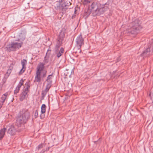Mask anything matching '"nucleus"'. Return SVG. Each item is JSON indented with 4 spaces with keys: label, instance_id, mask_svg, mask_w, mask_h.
<instances>
[{
    "label": "nucleus",
    "instance_id": "obj_1",
    "mask_svg": "<svg viewBox=\"0 0 153 153\" xmlns=\"http://www.w3.org/2000/svg\"><path fill=\"white\" fill-rule=\"evenodd\" d=\"M30 117V112L27 109H23L22 114L16 117L15 125L21 127L22 125L27 123Z\"/></svg>",
    "mask_w": 153,
    "mask_h": 153
},
{
    "label": "nucleus",
    "instance_id": "obj_2",
    "mask_svg": "<svg viewBox=\"0 0 153 153\" xmlns=\"http://www.w3.org/2000/svg\"><path fill=\"white\" fill-rule=\"evenodd\" d=\"M140 24V21L139 19L135 20L131 23L132 27L128 30L127 33L129 34H137L142 28Z\"/></svg>",
    "mask_w": 153,
    "mask_h": 153
},
{
    "label": "nucleus",
    "instance_id": "obj_3",
    "mask_svg": "<svg viewBox=\"0 0 153 153\" xmlns=\"http://www.w3.org/2000/svg\"><path fill=\"white\" fill-rule=\"evenodd\" d=\"M23 45V42L18 43L17 42H11L8 44L6 47L7 50L9 52L15 51L16 50L19 49Z\"/></svg>",
    "mask_w": 153,
    "mask_h": 153
},
{
    "label": "nucleus",
    "instance_id": "obj_4",
    "mask_svg": "<svg viewBox=\"0 0 153 153\" xmlns=\"http://www.w3.org/2000/svg\"><path fill=\"white\" fill-rule=\"evenodd\" d=\"M26 87L20 94L19 100L21 101H23L24 99L26 98L28 96L27 93L30 91V84L29 82H27L25 84Z\"/></svg>",
    "mask_w": 153,
    "mask_h": 153
},
{
    "label": "nucleus",
    "instance_id": "obj_5",
    "mask_svg": "<svg viewBox=\"0 0 153 153\" xmlns=\"http://www.w3.org/2000/svg\"><path fill=\"white\" fill-rule=\"evenodd\" d=\"M71 4V3L70 1H67L62 4H56V6L55 7V8L57 10L64 11L68 9L69 6Z\"/></svg>",
    "mask_w": 153,
    "mask_h": 153
},
{
    "label": "nucleus",
    "instance_id": "obj_6",
    "mask_svg": "<svg viewBox=\"0 0 153 153\" xmlns=\"http://www.w3.org/2000/svg\"><path fill=\"white\" fill-rule=\"evenodd\" d=\"M19 128V127L16 125L15 123L13 124L8 129L7 133L11 135H14L16 131H21Z\"/></svg>",
    "mask_w": 153,
    "mask_h": 153
},
{
    "label": "nucleus",
    "instance_id": "obj_7",
    "mask_svg": "<svg viewBox=\"0 0 153 153\" xmlns=\"http://www.w3.org/2000/svg\"><path fill=\"white\" fill-rule=\"evenodd\" d=\"M108 9V6H105V5H101L100 4L98 8L96 13V16H99L101 14H103L104 12L106 11Z\"/></svg>",
    "mask_w": 153,
    "mask_h": 153
},
{
    "label": "nucleus",
    "instance_id": "obj_8",
    "mask_svg": "<svg viewBox=\"0 0 153 153\" xmlns=\"http://www.w3.org/2000/svg\"><path fill=\"white\" fill-rule=\"evenodd\" d=\"M84 39L82 37V34L81 33L76 38V46L78 47V49L79 52H81V51L80 50L82 46L84 44Z\"/></svg>",
    "mask_w": 153,
    "mask_h": 153
},
{
    "label": "nucleus",
    "instance_id": "obj_9",
    "mask_svg": "<svg viewBox=\"0 0 153 153\" xmlns=\"http://www.w3.org/2000/svg\"><path fill=\"white\" fill-rule=\"evenodd\" d=\"M100 5V4L96 2H93L91 4L90 10L93 16H95L96 13L97 12Z\"/></svg>",
    "mask_w": 153,
    "mask_h": 153
},
{
    "label": "nucleus",
    "instance_id": "obj_10",
    "mask_svg": "<svg viewBox=\"0 0 153 153\" xmlns=\"http://www.w3.org/2000/svg\"><path fill=\"white\" fill-rule=\"evenodd\" d=\"M27 63V61L26 60L23 59L21 60V64L22 67L20 71L19 72V75L22 74L25 71L26 68V65Z\"/></svg>",
    "mask_w": 153,
    "mask_h": 153
},
{
    "label": "nucleus",
    "instance_id": "obj_11",
    "mask_svg": "<svg viewBox=\"0 0 153 153\" xmlns=\"http://www.w3.org/2000/svg\"><path fill=\"white\" fill-rule=\"evenodd\" d=\"M45 64L42 62L39 63L37 65L36 72L41 73L42 71L44 68Z\"/></svg>",
    "mask_w": 153,
    "mask_h": 153
},
{
    "label": "nucleus",
    "instance_id": "obj_12",
    "mask_svg": "<svg viewBox=\"0 0 153 153\" xmlns=\"http://www.w3.org/2000/svg\"><path fill=\"white\" fill-rule=\"evenodd\" d=\"M24 82V80L23 79H21L20 81L19 84L16 87L15 90H14V93L15 94H16L17 93H18L20 89V88H21V86L23 84Z\"/></svg>",
    "mask_w": 153,
    "mask_h": 153
},
{
    "label": "nucleus",
    "instance_id": "obj_13",
    "mask_svg": "<svg viewBox=\"0 0 153 153\" xmlns=\"http://www.w3.org/2000/svg\"><path fill=\"white\" fill-rule=\"evenodd\" d=\"M62 41L61 40L58 39L54 48L55 53L58 51L59 48L62 45Z\"/></svg>",
    "mask_w": 153,
    "mask_h": 153
},
{
    "label": "nucleus",
    "instance_id": "obj_14",
    "mask_svg": "<svg viewBox=\"0 0 153 153\" xmlns=\"http://www.w3.org/2000/svg\"><path fill=\"white\" fill-rule=\"evenodd\" d=\"M41 73L36 72L35 78V82H39L41 81Z\"/></svg>",
    "mask_w": 153,
    "mask_h": 153
},
{
    "label": "nucleus",
    "instance_id": "obj_15",
    "mask_svg": "<svg viewBox=\"0 0 153 153\" xmlns=\"http://www.w3.org/2000/svg\"><path fill=\"white\" fill-rule=\"evenodd\" d=\"M7 130L6 128H4L0 130V140L2 139L4 137L6 131Z\"/></svg>",
    "mask_w": 153,
    "mask_h": 153
},
{
    "label": "nucleus",
    "instance_id": "obj_16",
    "mask_svg": "<svg viewBox=\"0 0 153 153\" xmlns=\"http://www.w3.org/2000/svg\"><path fill=\"white\" fill-rule=\"evenodd\" d=\"M150 48H148L143 52V53L141 54V55L144 56H147L150 55Z\"/></svg>",
    "mask_w": 153,
    "mask_h": 153
},
{
    "label": "nucleus",
    "instance_id": "obj_17",
    "mask_svg": "<svg viewBox=\"0 0 153 153\" xmlns=\"http://www.w3.org/2000/svg\"><path fill=\"white\" fill-rule=\"evenodd\" d=\"M64 52V49L63 48H61L59 51V52H56L55 53L57 54V56L58 58H59L63 54Z\"/></svg>",
    "mask_w": 153,
    "mask_h": 153
},
{
    "label": "nucleus",
    "instance_id": "obj_18",
    "mask_svg": "<svg viewBox=\"0 0 153 153\" xmlns=\"http://www.w3.org/2000/svg\"><path fill=\"white\" fill-rule=\"evenodd\" d=\"M8 95V93L6 92L3 94L1 98V100L0 102L2 103H4V102L5 100H6L7 96Z\"/></svg>",
    "mask_w": 153,
    "mask_h": 153
},
{
    "label": "nucleus",
    "instance_id": "obj_19",
    "mask_svg": "<svg viewBox=\"0 0 153 153\" xmlns=\"http://www.w3.org/2000/svg\"><path fill=\"white\" fill-rule=\"evenodd\" d=\"M65 33L64 31L62 30L60 32L59 35V36L58 39L62 41L63 40V38L65 36Z\"/></svg>",
    "mask_w": 153,
    "mask_h": 153
},
{
    "label": "nucleus",
    "instance_id": "obj_20",
    "mask_svg": "<svg viewBox=\"0 0 153 153\" xmlns=\"http://www.w3.org/2000/svg\"><path fill=\"white\" fill-rule=\"evenodd\" d=\"M53 77V74L51 75H49L48 76L46 80V81L48 82V83H50L51 84L52 83V81L51 79Z\"/></svg>",
    "mask_w": 153,
    "mask_h": 153
},
{
    "label": "nucleus",
    "instance_id": "obj_21",
    "mask_svg": "<svg viewBox=\"0 0 153 153\" xmlns=\"http://www.w3.org/2000/svg\"><path fill=\"white\" fill-rule=\"evenodd\" d=\"M46 106L45 104H43L41 107V113L44 114L45 112Z\"/></svg>",
    "mask_w": 153,
    "mask_h": 153
},
{
    "label": "nucleus",
    "instance_id": "obj_22",
    "mask_svg": "<svg viewBox=\"0 0 153 153\" xmlns=\"http://www.w3.org/2000/svg\"><path fill=\"white\" fill-rule=\"evenodd\" d=\"M91 0H81L82 3L84 5H86L89 3Z\"/></svg>",
    "mask_w": 153,
    "mask_h": 153
},
{
    "label": "nucleus",
    "instance_id": "obj_23",
    "mask_svg": "<svg viewBox=\"0 0 153 153\" xmlns=\"http://www.w3.org/2000/svg\"><path fill=\"white\" fill-rule=\"evenodd\" d=\"M51 84L50 83H47L46 86V88L44 90L48 92L51 87Z\"/></svg>",
    "mask_w": 153,
    "mask_h": 153
},
{
    "label": "nucleus",
    "instance_id": "obj_24",
    "mask_svg": "<svg viewBox=\"0 0 153 153\" xmlns=\"http://www.w3.org/2000/svg\"><path fill=\"white\" fill-rule=\"evenodd\" d=\"M44 146V145L43 143H41L39 144L37 147L36 149L39 150L43 148Z\"/></svg>",
    "mask_w": 153,
    "mask_h": 153
},
{
    "label": "nucleus",
    "instance_id": "obj_25",
    "mask_svg": "<svg viewBox=\"0 0 153 153\" xmlns=\"http://www.w3.org/2000/svg\"><path fill=\"white\" fill-rule=\"evenodd\" d=\"M91 13V10L90 9H88L86 12H85V15L87 17Z\"/></svg>",
    "mask_w": 153,
    "mask_h": 153
},
{
    "label": "nucleus",
    "instance_id": "obj_26",
    "mask_svg": "<svg viewBox=\"0 0 153 153\" xmlns=\"http://www.w3.org/2000/svg\"><path fill=\"white\" fill-rule=\"evenodd\" d=\"M34 115L35 118H36L38 117V114L37 110H36L35 111Z\"/></svg>",
    "mask_w": 153,
    "mask_h": 153
},
{
    "label": "nucleus",
    "instance_id": "obj_27",
    "mask_svg": "<svg viewBox=\"0 0 153 153\" xmlns=\"http://www.w3.org/2000/svg\"><path fill=\"white\" fill-rule=\"evenodd\" d=\"M47 92L45 90L43 91L42 92V94L43 97H45L46 94Z\"/></svg>",
    "mask_w": 153,
    "mask_h": 153
},
{
    "label": "nucleus",
    "instance_id": "obj_28",
    "mask_svg": "<svg viewBox=\"0 0 153 153\" xmlns=\"http://www.w3.org/2000/svg\"><path fill=\"white\" fill-rule=\"evenodd\" d=\"M47 73V71H46L44 72H43V74L42 75V77L44 78L46 77Z\"/></svg>",
    "mask_w": 153,
    "mask_h": 153
},
{
    "label": "nucleus",
    "instance_id": "obj_29",
    "mask_svg": "<svg viewBox=\"0 0 153 153\" xmlns=\"http://www.w3.org/2000/svg\"><path fill=\"white\" fill-rule=\"evenodd\" d=\"M11 72V69H8L7 70V74H10Z\"/></svg>",
    "mask_w": 153,
    "mask_h": 153
},
{
    "label": "nucleus",
    "instance_id": "obj_30",
    "mask_svg": "<svg viewBox=\"0 0 153 153\" xmlns=\"http://www.w3.org/2000/svg\"><path fill=\"white\" fill-rule=\"evenodd\" d=\"M46 151V150L45 149H43L41 152L40 153H44Z\"/></svg>",
    "mask_w": 153,
    "mask_h": 153
},
{
    "label": "nucleus",
    "instance_id": "obj_31",
    "mask_svg": "<svg viewBox=\"0 0 153 153\" xmlns=\"http://www.w3.org/2000/svg\"><path fill=\"white\" fill-rule=\"evenodd\" d=\"M40 118L41 119H42L44 118V116H42V114L40 115Z\"/></svg>",
    "mask_w": 153,
    "mask_h": 153
},
{
    "label": "nucleus",
    "instance_id": "obj_32",
    "mask_svg": "<svg viewBox=\"0 0 153 153\" xmlns=\"http://www.w3.org/2000/svg\"><path fill=\"white\" fill-rule=\"evenodd\" d=\"M3 103H2L1 102L0 103V109L2 107V105H3Z\"/></svg>",
    "mask_w": 153,
    "mask_h": 153
},
{
    "label": "nucleus",
    "instance_id": "obj_33",
    "mask_svg": "<svg viewBox=\"0 0 153 153\" xmlns=\"http://www.w3.org/2000/svg\"><path fill=\"white\" fill-rule=\"evenodd\" d=\"M13 69V67L12 66H10L9 67V69H11V71Z\"/></svg>",
    "mask_w": 153,
    "mask_h": 153
},
{
    "label": "nucleus",
    "instance_id": "obj_34",
    "mask_svg": "<svg viewBox=\"0 0 153 153\" xmlns=\"http://www.w3.org/2000/svg\"><path fill=\"white\" fill-rule=\"evenodd\" d=\"M50 149V147H48V148H46L45 149L46 150V151H48Z\"/></svg>",
    "mask_w": 153,
    "mask_h": 153
},
{
    "label": "nucleus",
    "instance_id": "obj_35",
    "mask_svg": "<svg viewBox=\"0 0 153 153\" xmlns=\"http://www.w3.org/2000/svg\"><path fill=\"white\" fill-rule=\"evenodd\" d=\"M50 149V147H48V148H46L45 149L46 150V151H48Z\"/></svg>",
    "mask_w": 153,
    "mask_h": 153
},
{
    "label": "nucleus",
    "instance_id": "obj_36",
    "mask_svg": "<svg viewBox=\"0 0 153 153\" xmlns=\"http://www.w3.org/2000/svg\"><path fill=\"white\" fill-rule=\"evenodd\" d=\"M120 60V59L119 58H118L117 59V62L119 61Z\"/></svg>",
    "mask_w": 153,
    "mask_h": 153
},
{
    "label": "nucleus",
    "instance_id": "obj_37",
    "mask_svg": "<svg viewBox=\"0 0 153 153\" xmlns=\"http://www.w3.org/2000/svg\"><path fill=\"white\" fill-rule=\"evenodd\" d=\"M25 39V37H24V38L23 39V40L24 39Z\"/></svg>",
    "mask_w": 153,
    "mask_h": 153
},
{
    "label": "nucleus",
    "instance_id": "obj_38",
    "mask_svg": "<svg viewBox=\"0 0 153 153\" xmlns=\"http://www.w3.org/2000/svg\"><path fill=\"white\" fill-rule=\"evenodd\" d=\"M63 1V0H61V1L62 2Z\"/></svg>",
    "mask_w": 153,
    "mask_h": 153
},
{
    "label": "nucleus",
    "instance_id": "obj_39",
    "mask_svg": "<svg viewBox=\"0 0 153 153\" xmlns=\"http://www.w3.org/2000/svg\"><path fill=\"white\" fill-rule=\"evenodd\" d=\"M18 41H19V39L18 40H17Z\"/></svg>",
    "mask_w": 153,
    "mask_h": 153
},
{
    "label": "nucleus",
    "instance_id": "obj_40",
    "mask_svg": "<svg viewBox=\"0 0 153 153\" xmlns=\"http://www.w3.org/2000/svg\"><path fill=\"white\" fill-rule=\"evenodd\" d=\"M76 10H75V12H76Z\"/></svg>",
    "mask_w": 153,
    "mask_h": 153
}]
</instances>
